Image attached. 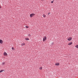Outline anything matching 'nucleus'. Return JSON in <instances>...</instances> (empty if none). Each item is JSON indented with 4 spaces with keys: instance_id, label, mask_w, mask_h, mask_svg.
<instances>
[{
    "instance_id": "nucleus-16",
    "label": "nucleus",
    "mask_w": 78,
    "mask_h": 78,
    "mask_svg": "<svg viewBox=\"0 0 78 78\" xmlns=\"http://www.w3.org/2000/svg\"><path fill=\"white\" fill-rule=\"evenodd\" d=\"M12 50H14V48H13V47H12Z\"/></svg>"
},
{
    "instance_id": "nucleus-9",
    "label": "nucleus",
    "mask_w": 78,
    "mask_h": 78,
    "mask_svg": "<svg viewBox=\"0 0 78 78\" xmlns=\"http://www.w3.org/2000/svg\"><path fill=\"white\" fill-rule=\"evenodd\" d=\"M39 69H40V70H42V67H40L39 68Z\"/></svg>"
},
{
    "instance_id": "nucleus-19",
    "label": "nucleus",
    "mask_w": 78,
    "mask_h": 78,
    "mask_svg": "<svg viewBox=\"0 0 78 78\" xmlns=\"http://www.w3.org/2000/svg\"><path fill=\"white\" fill-rule=\"evenodd\" d=\"M2 8V7L0 5V8Z\"/></svg>"
},
{
    "instance_id": "nucleus-5",
    "label": "nucleus",
    "mask_w": 78,
    "mask_h": 78,
    "mask_svg": "<svg viewBox=\"0 0 78 78\" xmlns=\"http://www.w3.org/2000/svg\"><path fill=\"white\" fill-rule=\"evenodd\" d=\"M3 43V41L2 40H0V43L1 44H2Z\"/></svg>"
},
{
    "instance_id": "nucleus-7",
    "label": "nucleus",
    "mask_w": 78,
    "mask_h": 78,
    "mask_svg": "<svg viewBox=\"0 0 78 78\" xmlns=\"http://www.w3.org/2000/svg\"><path fill=\"white\" fill-rule=\"evenodd\" d=\"M25 39L26 41H28V40H29V38H25Z\"/></svg>"
},
{
    "instance_id": "nucleus-12",
    "label": "nucleus",
    "mask_w": 78,
    "mask_h": 78,
    "mask_svg": "<svg viewBox=\"0 0 78 78\" xmlns=\"http://www.w3.org/2000/svg\"><path fill=\"white\" fill-rule=\"evenodd\" d=\"M28 36L29 37H31V35H30V34H29Z\"/></svg>"
},
{
    "instance_id": "nucleus-15",
    "label": "nucleus",
    "mask_w": 78,
    "mask_h": 78,
    "mask_svg": "<svg viewBox=\"0 0 78 78\" xmlns=\"http://www.w3.org/2000/svg\"><path fill=\"white\" fill-rule=\"evenodd\" d=\"M26 28H28V27H27V26H26Z\"/></svg>"
},
{
    "instance_id": "nucleus-14",
    "label": "nucleus",
    "mask_w": 78,
    "mask_h": 78,
    "mask_svg": "<svg viewBox=\"0 0 78 78\" xmlns=\"http://www.w3.org/2000/svg\"><path fill=\"white\" fill-rule=\"evenodd\" d=\"M3 72V70H1L0 71V73H1V72Z\"/></svg>"
},
{
    "instance_id": "nucleus-1",
    "label": "nucleus",
    "mask_w": 78,
    "mask_h": 78,
    "mask_svg": "<svg viewBox=\"0 0 78 78\" xmlns=\"http://www.w3.org/2000/svg\"><path fill=\"white\" fill-rule=\"evenodd\" d=\"M46 40H47V37L45 36L43 38V41H45Z\"/></svg>"
},
{
    "instance_id": "nucleus-13",
    "label": "nucleus",
    "mask_w": 78,
    "mask_h": 78,
    "mask_svg": "<svg viewBox=\"0 0 78 78\" xmlns=\"http://www.w3.org/2000/svg\"><path fill=\"white\" fill-rule=\"evenodd\" d=\"M5 64V62H3L2 63V65H4V64Z\"/></svg>"
},
{
    "instance_id": "nucleus-4",
    "label": "nucleus",
    "mask_w": 78,
    "mask_h": 78,
    "mask_svg": "<svg viewBox=\"0 0 78 78\" xmlns=\"http://www.w3.org/2000/svg\"><path fill=\"white\" fill-rule=\"evenodd\" d=\"M4 56H7V53H6V52H5L4 53Z\"/></svg>"
},
{
    "instance_id": "nucleus-17",
    "label": "nucleus",
    "mask_w": 78,
    "mask_h": 78,
    "mask_svg": "<svg viewBox=\"0 0 78 78\" xmlns=\"http://www.w3.org/2000/svg\"><path fill=\"white\" fill-rule=\"evenodd\" d=\"M51 3H53V1H51Z\"/></svg>"
},
{
    "instance_id": "nucleus-3",
    "label": "nucleus",
    "mask_w": 78,
    "mask_h": 78,
    "mask_svg": "<svg viewBox=\"0 0 78 78\" xmlns=\"http://www.w3.org/2000/svg\"><path fill=\"white\" fill-rule=\"evenodd\" d=\"M67 40L68 41H70V40H72V37H70L69 38H68Z\"/></svg>"
},
{
    "instance_id": "nucleus-6",
    "label": "nucleus",
    "mask_w": 78,
    "mask_h": 78,
    "mask_svg": "<svg viewBox=\"0 0 78 78\" xmlns=\"http://www.w3.org/2000/svg\"><path fill=\"white\" fill-rule=\"evenodd\" d=\"M55 65L56 66H59V63H56L55 64Z\"/></svg>"
},
{
    "instance_id": "nucleus-11",
    "label": "nucleus",
    "mask_w": 78,
    "mask_h": 78,
    "mask_svg": "<svg viewBox=\"0 0 78 78\" xmlns=\"http://www.w3.org/2000/svg\"><path fill=\"white\" fill-rule=\"evenodd\" d=\"M25 43H23L21 44V45L22 46L23 45H25Z\"/></svg>"
},
{
    "instance_id": "nucleus-18",
    "label": "nucleus",
    "mask_w": 78,
    "mask_h": 78,
    "mask_svg": "<svg viewBox=\"0 0 78 78\" xmlns=\"http://www.w3.org/2000/svg\"><path fill=\"white\" fill-rule=\"evenodd\" d=\"M49 14H50V13L49 12V13H48V15H49Z\"/></svg>"
},
{
    "instance_id": "nucleus-8",
    "label": "nucleus",
    "mask_w": 78,
    "mask_h": 78,
    "mask_svg": "<svg viewBox=\"0 0 78 78\" xmlns=\"http://www.w3.org/2000/svg\"><path fill=\"white\" fill-rule=\"evenodd\" d=\"M72 42H71L70 43H69L68 44V45H72Z\"/></svg>"
},
{
    "instance_id": "nucleus-2",
    "label": "nucleus",
    "mask_w": 78,
    "mask_h": 78,
    "mask_svg": "<svg viewBox=\"0 0 78 78\" xmlns=\"http://www.w3.org/2000/svg\"><path fill=\"white\" fill-rule=\"evenodd\" d=\"M34 15H35V14H34V13H32L30 15V17H33V16H34Z\"/></svg>"
},
{
    "instance_id": "nucleus-10",
    "label": "nucleus",
    "mask_w": 78,
    "mask_h": 78,
    "mask_svg": "<svg viewBox=\"0 0 78 78\" xmlns=\"http://www.w3.org/2000/svg\"><path fill=\"white\" fill-rule=\"evenodd\" d=\"M43 17H46V15H45L44 14H43Z\"/></svg>"
},
{
    "instance_id": "nucleus-20",
    "label": "nucleus",
    "mask_w": 78,
    "mask_h": 78,
    "mask_svg": "<svg viewBox=\"0 0 78 78\" xmlns=\"http://www.w3.org/2000/svg\"><path fill=\"white\" fill-rule=\"evenodd\" d=\"M54 44V43H52V44Z\"/></svg>"
}]
</instances>
